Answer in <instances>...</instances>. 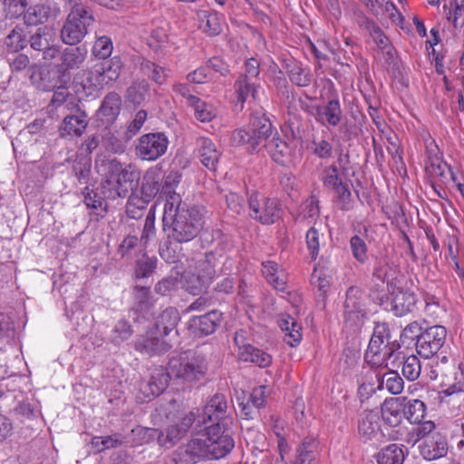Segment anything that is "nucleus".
Here are the masks:
<instances>
[{"label":"nucleus","instance_id":"40","mask_svg":"<svg viewBox=\"0 0 464 464\" xmlns=\"http://www.w3.org/2000/svg\"><path fill=\"white\" fill-rule=\"evenodd\" d=\"M150 85L146 81L134 82L126 91V100L134 105L143 104L149 96Z\"/></svg>","mask_w":464,"mask_h":464},{"label":"nucleus","instance_id":"39","mask_svg":"<svg viewBox=\"0 0 464 464\" xmlns=\"http://www.w3.org/2000/svg\"><path fill=\"white\" fill-rule=\"evenodd\" d=\"M405 454L402 448L397 444H390L377 455L378 464H402Z\"/></svg>","mask_w":464,"mask_h":464},{"label":"nucleus","instance_id":"34","mask_svg":"<svg viewBox=\"0 0 464 464\" xmlns=\"http://www.w3.org/2000/svg\"><path fill=\"white\" fill-rule=\"evenodd\" d=\"M403 401V417H405L411 423H420L426 414V405L423 401L418 399L408 400L406 397Z\"/></svg>","mask_w":464,"mask_h":464},{"label":"nucleus","instance_id":"61","mask_svg":"<svg viewBox=\"0 0 464 464\" xmlns=\"http://www.w3.org/2000/svg\"><path fill=\"white\" fill-rule=\"evenodd\" d=\"M14 333V325L11 317L4 313H0V341H8Z\"/></svg>","mask_w":464,"mask_h":464},{"label":"nucleus","instance_id":"55","mask_svg":"<svg viewBox=\"0 0 464 464\" xmlns=\"http://www.w3.org/2000/svg\"><path fill=\"white\" fill-rule=\"evenodd\" d=\"M187 456L189 457V461L192 464H196L200 461L203 453V441L200 438L192 439L187 445L186 448H183Z\"/></svg>","mask_w":464,"mask_h":464},{"label":"nucleus","instance_id":"56","mask_svg":"<svg viewBox=\"0 0 464 464\" xmlns=\"http://www.w3.org/2000/svg\"><path fill=\"white\" fill-rule=\"evenodd\" d=\"M219 153L211 140L205 139V168L216 171Z\"/></svg>","mask_w":464,"mask_h":464},{"label":"nucleus","instance_id":"62","mask_svg":"<svg viewBox=\"0 0 464 464\" xmlns=\"http://www.w3.org/2000/svg\"><path fill=\"white\" fill-rule=\"evenodd\" d=\"M222 320V314L217 310H212L205 314V335L213 334L219 326Z\"/></svg>","mask_w":464,"mask_h":464},{"label":"nucleus","instance_id":"10","mask_svg":"<svg viewBox=\"0 0 464 464\" xmlns=\"http://www.w3.org/2000/svg\"><path fill=\"white\" fill-rule=\"evenodd\" d=\"M28 44L34 52L42 53L45 61H52L58 56L61 46L56 44L55 33L48 25H43L30 33Z\"/></svg>","mask_w":464,"mask_h":464},{"label":"nucleus","instance_id":"1","mask_svg":"<svg viewBox=\"0 0 464 464\" xmlns=\"http://www.w3.org/2000/svg\"><path fill=\"white\" fill-rule=\"evenodd\" d=\"M99 171L102 172V193L109 199L125 198L130 192L137 191L140 179V169L133 164L123 166L116 159H102L97 163Z\"/></svg>","mask_w":464,"mask_h":464},{"label":"nucleus","instance_id":"48","mask_svg":"<svg viewBox=\"0 0 464 464\" xmlns=\"http://www.w3.org/2000/svg\"><path fill=\"white\" fill-rule=\"evenodd\" d=\"M140 70L146 76L158 84H162L166 81L167 75L165 73V69L155 63L144 60L140 63Z\"/></svg>","mask_w":464,"mask_h":464},{"label":"nucleus","instance_id":"26","mask_svg":"<svg viewBox=\"0 0 464 464\" xmlns=\"http://www.w3.org/2000/svg\"><path fill=\"white\" fill-rule=\"evenodd\" d=\"M121 107V98L115 92H109L103 99L99 110V114L102 121L106 124H111L120 114Z\"/></svg>","mask_w":464,"mask_h":464},{"label":"nucleus","instance_id":"53","mask_svg":"<svg viewBox=\"0 0 464 464\" xmlns=\"http://www.w3.org/2000/svg\"><path fill=\"white\" fill-rule=\"evenodd\" d=\"M419 425L413 429L411 438L408 440V442L412 441V444H416L420 440H424L426 437H430V433L435 429V424L431 420L420 421Z\"/></svg>","mask_w":464,"mask_h":464},{"label":"nucleus","instance_id":"4","mask_svg":"<svg viewBox=\"0 0 464 464\" xmlns=\"http://www.w3.org/2000/svg\"><path fill=\"white\" fill-rule=\"evenodd\" d=\"M205 458L219 459L235 447L229 425L211 423L205 426Z\"/></svg>","mask_w":464,"mask_h":464},{"label":"nucleus","instance_id":"14","mask_svg":"<svg viewBox=\"0 0 464 464\" xmlns=\"http://www.w3.org/2000/svg\"><path fill=\"white\" fill-rule=\"evenodd\" d=\"M122 62L119 56L103 60L96 65L95 75L93 72H89L90 76L87 82L90 85H102L110 82H115L121 75Z\"/></svg>","mask_w":464,"mask_h":464},{"label":"nucleus","instance_id":"2","mask_svg":"<svg viewBox=\"0 0 464 464\" xmlns=\"http://www.w3.org/2000/svg\"><path fill=\"white\" fill-rule=\"evenodd\" d=\"M166 200L162 217V227L168 239L178 243L192 240L200 231L202 223L198 211L180 206L175 195Z\"/></svg>","mask_w":464,"mask_h":464},{"label":"nucleus","instance_id":"35","mask_svg":"<svg viewBox=\"0 0 464 464\" xmlns=\"http://www.w3.org/2000/svg\"><path fill=\"white\" fill-rule=\"evenodd\" d=\"M318 442L314 439L305 438L297 449L295 464H315Z\"/></svg>","mask_w":464,"mask_h":464},{"label":"nucleus","instance_id":"54","mask_svg":"<svg viewBox=\"0 0 464 464\" xmlns=\"http://www.w3.org/2000/svg\"><path fill=\"white\" fill-rule=\"evenodd\" d=\"M305 237L310 256L313 259H315L318 256L321 239L324 237V235L320 234L316 228L311 227L306 232Z\"/></svg>","mask_w":464,"mask_h":464},{"label":"nucleus","instance_id":"27","mask_svg":"<svg viewBox=\"0 0 464 464\" xmlns=\"http://www.w3.org/2000/svg\"><path fill=\"white\" fill-rule=\"evenodd\" d=\"M379 417L372 411H364L358 422V431L361 439L367 442L378 435Z\"/></svg>","mask_w":464,"mask_h":464},{"label":"nucleus","instance_id":"58","mask_svg":"<svg viewBox=\"0 0 464 464\" xmlns=\"http://www.w3.org/2000/svg\"><path fill=\"white\" fill-rule=\"evenodd\" d=\"M27 5V0H4L5 10L12 18L24 14Z\"/></svg>","mask_w":464,"mask_h":464},{"label":"nucleus","instance_id":"52","mask_svg":"<svg viewBox=\"0 0 464 464\" xmlns=\"http://www.w3.org/2000/svg\"><path fill=\"white\" fill-rule=\"evenodd\" d=\"M205 123L209 122V128L205 126V131L214 134L221 129V118L218 115V109L214 105L205 103Z\"/></svg>","mask_w":464,"mask_h":464},{"label":"nucleus","instance_id":"30","mask_svg":"<svg viewBox=\"0 0 464 464\" xmlns=\"http://www.w3.org/2000/svg\"><path fill=\"white\" fill-rule=\"evenodd\" d=\"M52 15V7L46 4H37L28 7L24 14V24L35 26L46 23Z\"/></svg>","mask_w":464,"mask_h":464},{"label":"nucleus","instance_id":"42","mask_svg":"<svg viewBox=\"0 0 464 464\" xmlns=\"http://www.w3.org/2000/svg\"><path fill=\"white\" fill-rule=\"evenodd\" d=\"M399 272L398 266L388 259H381L376 264L372 275L377 279L384 282L389 281L396 276Z\"/></svg>","mask_w":464,"mask_h":464},{"label":"nucleus","instance_id":"7","mask_svg":"<svg viewBox=\"0 0 464 464\" xmlns=\"http://www.w3.org/2000/svg\"><path fill=\"white\" fill-rule=\"evenodd\" d=\"M202 360L195 357L190 351H186L169 359L167 370L172 377L186 382L198 380L202 374Z\"/></svg>","mask_w":464,"mask_h":464},{"label":"nucleus","instance_id":"33","mask_svg":"<svg viewBox=\"0 0 464 464\" xmlns=\"http://www.w3.org/2000/svg\"><path fill=\"white\" fill-rule=\"evenodd\" d=\"M285 69L290 81L294 84L299 87H306L310 85L312 82V75L308 71L302 68V66L295 61H287L285 63Z\"/></svg>","mask_w":464,"mask_h":464},{"label":"nucleus","instance_id":"17","mask_svg":"<svg viewBox=\"0 0 464 464\" xmlns=\"http://www.w3.org/2000/svg\"><path fill=\"white\" fill-rule=\"evenodd\" d=\"M313 110L316 121L322 125L336 127L341 123L343 111L338 98L330 99L325 105H316Z\"/></svg>","mask_w":464,"mask_h":464},{"label":"nucleus","instance_id":"36","mask_svg":"<svg viewBox=\"0 0 464 464\" xmlns=\"http://www.w3.org/2000/svg\"><path fill=\"white\" fill-rule=\"evenodd\" d=\"M171 378L172 376L167 369L156 370L151 375L150 382L144 387V392H146V389H149L150 393L153 397L159 396L166 390Z\"/></svg>","mask_w":464,"mask_h":464},{"label":"nucleus","instance_id":"29","mask_svg":"<svg viewBox=\"0 0 464 464\" xmlns=\"http://www.w3.org/2000/svg\"><path fill=\"white\" fill-rule=\"evenodd\" d=\"M277 324L283 332L288 331V326H291V332L285 334L284 338L286 343L292 347L299 344L302 339V328L294 317L287 314H282L277 319Z\"/></svg>","mask_w":464,"mask_h":464},{"label":"nucleus","instance_id":"50","mask_svg":"<svg viewBox=\"0 0 464 464\" xmlns=\"http://www.w3.org/2000/svg\"><path fill=\"white\" fill-rule=\"evenodd\" d=\"M132 334L131 325L126 320H120L113 327L110 340L114 344H120L128 340Z\"/></svg>","mask_w":464,"mask_h":464},{"label":"nucleus","instance_id":"24","mask_svg":"<svg viewBox=\"0 0 464 464\" xmlns=\"http://www.w3.org/2000/svg\"><path fill=\"white\" fill-rule=\"evenodd\" d=\"M202 271V263L199 260L194 266H189L182 275L183 287L193 295L201 293L203 287Z\"/></svg>","mask_w":464,"mask_h":464},{"label":"nucleus","instance_id":"21","mask_svg":"<svg viewBox=\"0 0 464 464\" xmlns=\"http://www.w3.org/2000/svg\"><path fill=\"white\" fill-rule=\"evenodd\" d=\"M135 350L148 356L160 355L169 352L172 344L149 334L138 337L134 343Z\"/></svg>","mask_w":464,"mask_h":464},{"label":"nucleus","instance_id":"13","mask_svg":"<svg viewBox=\"0 0 464 464\" xmlns=\"http://www.w3.org/2000/svg\"><path fill=\"white\" fill-rule=\"evenodd\" d=\"M169 140L163 132H151L140 137L136 155L143 160H156L167 151Z\"/></svg>","mask_w":464,"mask_h":464},{"label":"nucleus","instance_id":"43","mask_svg":"<svg viewBox=\"0 0 464 464\" xmlns=\"http://www.w3.org/2000/svg\"><path fill=\"white\" fill-rule=\"evenodd\" d=\"M236 92L237 93V100L244 103L249 96L254 100L256 99V83L246 76H239L235 83Z\"/></svg>","mask_w":464,"mask_h":464},{"label":"nucleus","instance_id":"16","mask_svg":"<svg viewBox=\"0 0 464 464\" xmlns=\"http://www.w3.org/2000/svg\"><path fill=\"white\" fill-rule=\"evenodd\" d=\"M227 402L224 394L216 393L205 405V426L211 423L230 425L231 419L227 416Z\"/></svg>","mask_w":464,"mask_h":464},{"label":"nucleus","instance_id":"20","mask_svg":"<svg viewBox=\"0 0 464 464\" xmlns=\"http://www.w3.org/2000/svg\"><path fill=\"white\" fill-rule=\"evenodd\" d=\"M163 172L160 166L157 165L147 169L142 178L140 195L143 198L151 201L158 193L161 192Z\"/></svg>","mask_w":464,"mask_h":464},{"label":"nucleus","instance_id":"22","mask_svg":"<svg viewBox=\"0 0 464 464\" xmlns=\"http://www.w3.org/2000/svg\"><path fill=\"white\" fill-rule=\"evenodd\" d=\"M403 401L401 397L385 399L382 405V417L385 423L391 427H398L402 421Z\"/></svg>","mask_w":464,"mask_h":464},{"label":"nucleus","instance_id":"38","mask_svg":"<svg viewBox=\"0 0 464 464\" xmlns=\"http://www.w3.org/2000/svg\"><path fill=\"white\" fill-rule=\"evenodd\" d=\"M223 241L218 239L217 246L214 249H209L205 252V276L207 275L212 279L216 274V267L220 265V260L223 256L224 248L222 246Z\"/></svg>","mask_w":464,"mask_h":464},{"label":"nucleus","instance_id":"37","mask_svg":"<svg viewBox=\"0 0 464 464\" xmlns=\"http://www.w3.org/2000/svg\"><path fill=\"white\" fill-rule=\"evenodd\" d=\"M28 38L20 26H15L5 38L4 45L10 53H15L24 49L28 44Z\"/></svg>","mask_w":464,"mask_h":464},{"label":"nucleus","instance_id":"28","mask_svg":"<svg viewBox=\"0 0 464 464\" xmlns=\"http://www.w3.org/2000/svg\"><path fill=\"white\" fill-rule=\"evenodd\" d=\"M344 314L346 319H352L353 316L360 318L365 315V309L361 299L360 291L356 287H350L346 292Z\"/></svg>","mask_w":464,"mask_h":464},{"label":"nucleus","instance_id":"18","mask_svg":"<svg viewBox=\"0 0 464 464\" xmlns=\"http://www.w3.org/2000/svg\"><path fill=\"white\" fill-rule=\"evenodd\" d=\"M88 126L87 114L84 111H79L77 114H70L63 118L58 131L63 139L79 138L82 135Z\"/></svg>","mask_w":464,"mask_h":464},{"label":"nucleus","instance_id":"31","mask_svg":"<svg viewBox=\"0 0 464 464\" xmlns=\"http://www.w3.org/2000/svg\"><path fill=\"white\" fill-rule=\"evenodd\" d=\"M179 321V314L174 307H168L157 317L155 326L159 334L168 335Z\"/></svg>","mask_w":464,"mask_h":464},{"label":"nucleus","instance_id":"12","mask_svg":"<svg viewBox=\"0 0 464 464\" xmlns=\"http://www.w3.org/2000/svg\"><path fill=\"white\" fill-rule=\"evenodd\" d=\"M447 337V330L442 325H433L423 330L415 343L419 355L425 359L432 358L442 349Z\"/></svg>","mask_w":464,"mask_h":464},{"label":"nucleus","instance_id":"41","mask_svg":"<svg viewBox=\"0 0 464 464\" xmlns=\"http://www.w3.org/2000/svg\"><path fill=\"white\" fill-rule=\"evenodd\" d=\"M127 198V216L133 219L140 218L143 216L144 211L150 201L147 200V198H143L141 195L139 196L136 192L130 193Z\"/></svg>","mask_w":464,"mask_h":464},{"label":"nucleus","instance_id":"8","mask_svg":"<svg viewBox=\"0 0 464 464\" xmlns=\"http://www.w3.org/2000/svg\"><path fill=\"white\" fill-rule=\"evenodd\" d=\"M248 208L249 217L263 225L274 224L280 218V203L275 198L252 193L248 198Z\"/></svg>","mask_w":464,"mask_h":464},{"label":"nucleus","instance_id":"23","mask_svg":"<svg viewBox=\"0 0 464 464\" xmlns=\"http://www.w3.org/2000/svg\"><path fill=\"white\" fill-rule=\"evenodd\" d=\"M417 297L410 290L399 289L392 298V310L397 316L412 313L416 308Z\"/></svg>","mask_w":464,"mask_h":464},{"label":"nucleus","instance_id":"64","mask_svg":"<svg viewBox=\"0 0 464 464\" xmlns=\"http://www.w3.org/2000/svg\"><path fill=\"white\" fill-rule=\"evenodd\" d=\"M9 66L12 72H21L24 70L29 65V58L24 53H12L11 56L7 58Z\"/></svg>","mask_w":464,"mask_h":464},{"label":"nucleus","instance_id":"11","mask_svg":"<svg viewBox=\"0 0 464 464\" xmlns=\"http://www.w3.org/2000/svg\"><path fill=\"white\" fill-rule=\"evenodd\" d=\"M195 420V414L193 412H189L179 423L169 426L164 430L146 428L144 429V432L149 437L156 436L160 446L169 449L175 446L185 437L187 431Z\"/></svg>","mask_w":464,"mask_h":464},{"label":"nucleus","instance_id":"32","mask_svg":"<svg viewBox=\"0 0 464 464\" xmlns=\"http://www.w3.org/2000/svg\"><path fill=\"white\" fill-rule=\"evenodd\" d=\"M239 358L243 362H250L263 368L269 366L272 362L270 354L251 344L243 346Z\"/></svg>","mask_w":464,"mask_h":464},{"label":"nucleus","instance_id":"57","mask_svg":"<svg viewBox=\"0 0 464 464\" xmlns=\"http://www.w3.org/2000/svg\"><path fill=\"white\" fill-rule=\"evenodd\" d=\"M350 246L353 253V257L363 263L367 259V246L363 239H362L359 236H353L350 239Z\"/></svg>","mask_w":464,"mask_h":464},{"label":"nucleus","instance_id":"49","mask_svg":"<svg viewBox=\"0 0 464 464\" xmlns=\"http://www.w3.org/2000/svg\"><path fill=\"white\" fill-rule=\"evenodd\" d=\"M91 168L92 163L89 158H81L75 161L72 171L80 184H88L91 177Z\"/></svg>","mask_w":464,"mask_h":464},{"label":"nucleus","instance_id":"63","mask_svg":"<svg viewBox=\"0 0 464 464\" xmlns=\"http://www.w3.org/2000/svg\"><path fill=\"white\" fill-rule=\"evenodd\" d=\"M312 283L318 288L320 295H324L330 285V278L322 270L314 269L312 274Z\"/></svg>","mask_w":464,"mask_h":464},{"label":"nucleus","instance_id":"44","mask_svg":"<svg viewBox=\"0 0 464 464\" xmlns=\"http://www.w3.org/2000/svg\"><path fill=\"white\" fill-rule=\"evenodd\" d=\"M148 44L156 53H163L169 44L167 30L162 27L152 30L148 38Z\"/></svg>","mask_w":464,"mask_h":464},{"label":"nucleus","instance_id":"6","mask_svg":"<svg viewBox=\"0 0 464 464\" xmlns=\"http://www.w3.org/2000/svg\"><path fill=\"white\" fill-rule=\"evenodd\" d=\"M188 83H177L173 85V91L187 100L188 107L194 111L195 118L203 122V103L199 95L201 94L200 85L203 83V70L198 68L187 76Z\"/></svg>","mask_w":464,"mask_h":464},{"label":"nucleus","instance_id":"5","mask_svg":"<svg viewBox=\"0 0 464 464\" xmlns=\"http://www.w3.org/2000/svg\"><path fill=\"white\" fill-rule=\"evenodd\" d=\"M390 338L388 324L377 323L364 354V359L368 363L380 365L392 357L395 348H398L399 345L393 344L390 347Z\"/></svg>","mask_w":464,"mask_h":464},{"label":"nucleus","instance_id":"9","mask_svg":"<svg viewBox=\"0 0 464 464\" xmlns=\"http://www.w3.org/2000/svg\"><path fill=\"white\" fill-rule=\"evenodd\" d=\"M92 14H68L60 31L62 42L67 45H76L88 34V28L93 24Z\"/></svg>","mask_w":464,"mask_h":464},{"label":"nucleus","instance_id":"19","mask_svg":"<svg viewBox=\"0 0 464 464\" xmlns=\"http://www.w3.org/2000/svg\"><path fill=\"white\" fill-rule=\"evenodd\" d=\"M420 455L427 460H434L444 457L448 452L446 437L440 432L426 437L419 445Z\"/></svg>","mask_w":464,"mask_h":464},{"label":"nucleus","instance_id":"47","mask_svg":"<svg viewBox=\"0 0 464 464\" xmlns=\"http://www.w3.org/2000/svg\"><path fill=\"white\" fill-rule=\"evenodd\" d=\"M122 444L119 435L112 436H96L92 439L91 445L95 453H100L109 449L118 448Z\"/></svg>","mask_w":464,"mask_h":464},{"label":"nucleus","instance_id":"60","mask_svg":"<svg viewBox=\"0 0 464 464\" xmlns=\"http://www.w3.org/2000/svg\"><path fill=\"white\" fill-rule=\"evenodd\" d=\"M340 203V209L347 211L351 208V191L347 183L343 182L334 189Z\"/></svg>","mask_w":464,"mask_h":464},{"label":"nucleus","instance_id":"25","mask_svg":"<svg viewBox=\"0 0 464 464\" xmlns=\"http://www.w3.org/2000/svg\"><path fill=\"white\" fill-rule=\"evenodd\" d=\"M264 147L275 162L283 166L285 164L290 155V148L287 142L278 135L276 130L264 144Z\"/></svg>","mask_w":464,"mask_h":464},{"label":"nucleus","instance_id":"59","mask_svg":"<svg viewBox=\"0 0 464 464\" xmlns=\"http://www.w3.org/2000/svg\"><path fill=\"white\" fill-rule=\"evenodd\" d=\"M155 215L151 210H150L146 216L145 224L140 237V242L146 246L150 239L155 237Z\"/></svg>","mask_w":464,"mask_h":464},{"label":"nucleus","instance_id":"51","mask_svg":"<svg viewBox=\"0 0 464 464\" xmlns=\"http://www.w3.org/2000/svg\"><path fill=\"white\" fill-rule=\"evenodd\" d=\"M112 41L110 37L103 35L97 37L92 46V53L95 57L105 60L112 52Z\"/></svg>","mask_w":464,"mask_h":464},{"label":"nucleus","instance_id":"46","mask_svg":"<svg viewBox=\"0 0 464 464\" xmlns=\"http://www.w3.org/2000/svg\"><path fill=\"white\" fill-rule=\"evenodd\" d=\"M157 258L144 254L136 262L135 276L137 278H147L150 276L157 267Z\"/></svg>","mask_w":464,"mask_h":464},{"label":"nucleus","instance_id":"3","mask_svg":"<svg viewBox=\"0 0 464 464\" xmlns=\"http://www.w3.org/2000/svg\"><path fill=\"white\" fill-rule=\"evenodd\" d=\"M274 134V129L270 120L262 112L256 111L251 114L247 126L234 130L232 142L237 146H246L250 152L259 151L261 143Z\"/></svg>","mask_w":464,"mask_h":464},{"label":"nucleus","instance_id":"15","mask_svg":"<svg viewBox=\"0 0 464 464\" xmlns=\"http://www.w3.org/2000/svg\"><path fill=\"white\" fill-rule=\"evenodd\" d=\"M87 53L85 45H70L63 50L59 49V63L56 65L58 72L64 74L69 71L79 69L83 64Z\"/></svg>","mask_w":464,"mask_h":464},{"label":"nucleus","instance_id":"45","mask_svg":"<svg viewBox=\"0 0 464 464\" xmlns=\"http://www.w3.org/2000/svg\"><path fill=\"white\" fill-rule=\"evenodd\" d=\"M421 365L416 355L403 357L401 372L408 381H415L420 377Z\"/></svg>","mask_w":464,"mask_h":464}]
</instances>
